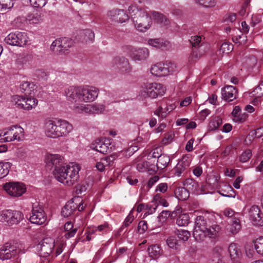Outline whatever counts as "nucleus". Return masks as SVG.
<instances>
[{
	"label": "nucleus",
	"mask_w": 263,
	"mask_h": 263,
	"mask_svg": "<svg viewBox=\"0 0 263 263\" xmlns=\"http://www.w3.org/2000/svg\"><path fill=\"white\" fill-rule=\"evenodd\" d=\"M147 251L150 256L153 258H157L160 256L162 251L160 247L157 245L149 246Z\"/></svg>",
	"instance_id": "43"
},
{
	"label": "nucleus",
	"mask_w": 263,
	"mask_h": 263,
	"mask_svg": "<svg viewBox=\"0 0 263 263\" xmlns=\"http://www.w3.org/2000/svg\"><path fill=\"white\" fill-rule=\"evenodd\" d=\"M128 12L138 31L145 32L150 28L152 24L151 12H148L145 9L139 8L136 4L129 6Z\"/></svg>",
	"instance_id": "2"
},
{
	"label": "nucleus",
	"mask_w": 263,
	"mask_h": 263,
	"mask_svg": "<svg viewBox=\"0 0 263 263\" xmlns=\"http://www.w3.org/2000/svg\"><path fill=\"white\" fill-rule=\"evenodd\" d=\"M57 123L58 137L66 136L73 129L72 125L66 120L58 119L57 120Z\"/></svg>",
	"instance_id": "27"
},
{
	"label": "nucleus",
	"mask_w": 263,
	"mask_h": 263,
	"mask_svg": "<svg viewBox=\"0 0 263 263\" xmlns=\"http://www.w3.org/2000/svg\"><path fill=\"white\" fill-rule=\"evenodd\" d=\"M233 50V45L229 43H223L220 47V50L223 52L229 53Z\"/></svg>",
	"instance_id": "60"
},
{
	"label": "nucleus",
	"mask_w": 263,
	"mask_h": 263,
	"mask_svg": "<svg viewBox=\"0 0 263 263\" xmlns=\"http://www.w3.org/2000/svg\"><path fill=\"white\" fill-rule=\"evenodd\" d=\"M221 228L218 224H213L208 228L206 219L203 216H198L195 221L193 236L198 241H203L207 236L210 238L216 237Z\"/></svg>",
	"instance_id": "3"
},
{
	"label": "nucleus",
	"mask_w": 263,
	"mask_h": 263,
	"mask_svg": "<svg viewBox=\"0 0 263 263\" xmlns=\"http://www.w3.org/2000/svg\"><path fill=\"white\" fill-rule=\"evenodd\" d=\"M73 224L70 221L67 222L64 225V229L67 232L65 234L66 238H69L74 236L77 232V228H73Z\"/></svg>",
	"instance_id": "38"
},
{
	"label": "nucleus",
	"mask_w": 263,
	"mask_h": 263,
	"mask_svg": "<svg viewBox=\"0 0 263 263\" xmlns=\"http://www.w3.org/2000/svg\"><path fill=\"white\" fill-rule=\"evenodd\" d=\"M47 2V0H30V3L35 8H42Z\"/></svg>",
	"instance_id": "57"
},
{
	"label": "nucleus",
	"mask_w": 263,
	"mask_h": 263,
	"mask_svg": "<svg viewBox=\"0 0 263 263\" xmlns=\"http://www.w3.org/2000/svg\"><path fill=\"white\" fill-rule=\"evenodd\" d=\"M83 34L85 35V37H86V40H88L90 41H92L95 37V33L94 32L90 30L86 29L83 31Z\"/></svg>",
	"instance_id": "63"
},
{
	"label": "nucleus",
	"mask_w": 263,
	"mask_h": 263,
	"mask_svg": "<svg viewBox=\"0 0 263 263\" xmlns=\"http://www.w3.org/2000/svg\"><path fill=\"white\" fill-rule=\"evenodd\" d=\"M46 166L53 170V174L55 177V172L58 169H61L66 166L64 165V158L59 154H48L45 159Z\"/></svg>",
	"instance_id": "14"
},
{
	"label": "nucleus",
	"mask_w": 263,
	"mask_h": 263,
	"mask_svg": "<svg viewBox=\"0 0 263 263\" xmlns=\"http://www.w3.org/2000/svg\"><path fill=\"white\" fill-rule=\"evenodd\" d=\"M253 95L256 96V98H261L263 97V81L254 89L252 92Z\"/></svg>",
	"instance_id": "54"
},
{
	"label": "nucleus",
	"mask_w": 263,
	"mask_h": 263,
	"mask_svg": "<svg viewBox=\"0 0 263 263\" xmlns=\"http://www.w3.org/2000/svg\"><path fill=\"white\" fill-rule=\"evenodd\" d=\"M80 167L78 164L71 163L64 168L58 169L55 172V178L64 184L70 186L74 184L79 178Z\"/></svg>",
	"instance_id": "4"
},
{
	"label": "nucleus",
	"mask_w": 263,
	"mask_h": 263,
	"mask_svg": "<svg viewBox=\"0 0 263 263\" xmlns=\"http://www.w3.org/2000/svg\"><path fill=\"white\" fill-rule=\"evenodd\" d=\"M165 88L160 83H147L144 85L141 90V97L156 98L164 95Z\"/></svg>",
	"instance_id": "7"
},
{
	"label": "nucleus",
	"mask_w": 263,
	"mask_h": 263,
	"mask_svg": "<svg viewBox=\"0 0 263 263\" xmlns=\"http://www.w3.org/2000/svg\"><path fill=\"white\" fill-rule=\"evenodd\" d=\"M249 216L250 220L255 226H263V213L257 205H252L249 210Z\"/></svg>",
	"instance_id": "22"
},
{
	"label": "nucleus",
	"mask_w": 263,
	"mask_h": 263,
	"mask_svg": "<svg viewBox=\"0 0 263 263\" xmlns=\"http://www.w3.org/2000/svg\"><path fill=\"white\" fill-rule=\"evenodd\" d=\"M0 5L3 9H10L14 5L13 0H0Z\"/></svg>",
	"instance_id": "55"
},
{
	"label": "nucleus",
	"mask_w": 263,
	"mask_h": 263,
	"mask_svg": "<svg viewBox=\"0 0 263 263\" xmlns=\"http://www.w3.org/2000/svg\"><path fill=\"white\" fill-rule=\"evenodd\" d=\"M91 147L102 154L109 153L112 151V147L109 140L103 141L101 139H97L92 143Z\"/></svg>",
	"instance_id": "23"
},
{
	"label": "nucleus",
	"mask_w": 263,
	"mask_h": 263,
	"mask_svg": "<svg viewBox=\"0 0 263 263\" xmlns=\"http://www.w3.org/2000/svg\"><path fill=\"white\" fill-rule=\"evenodd\" d=\"M134 211H135L134 209H133L130 211L128 215L125 218L124 222V224L125 227L128 226L134 220V219L135 218V216L133 215V213L134 212Z\"/></svg>",
	"instance_id": "59"
},
{
	"label": "nucleus",
	"mask_w": 263,
	"mask_h": 263,
	"mask_svg": "<svg viewBox=\"0 0 263 263\" xmlns=\"http://www.w3.org/2000/svg\"><path fill=\"white\" fill-rule=\"evenodd\" d=\"M24 253V250L20 247L19 244L7 242L0 248V259L3 260L9 259L20 253Z\"/></svg>",
	"instance_id": "9"
},
{
	"label": "nucleus",
	"mask_w": 263,
	"mask_h": 263,
	"mask_svg": "<svg viewBox=\"0 0 263 263\" xmlns=\"http://www.w3.org/2000/svg\"><path fill=\"white\" fill-rule=\"evenodd\" d=\"M218 193L222 196L227 197H234L235 193L233 187L226 183H223L218 186Z\"/></svg>",
	"instance_id": "29"
},
{
	"label": "nucleus",
	"mask_w": 263,
	"mask_h": 263,
	"mask_svg": "<svg viewBox=\"0 0 263 263\" xmlns=\"http://www.w3.org/2000/svg\"><path fill=\"white\" fill-rule=\"evenodd\" d=\"M57 247L50 238L44 239L36 246V250L39 252L41 257H47L52 252L54 247Z\"/></svg>",
	"instance_id": "18"
},
{
	"label": "nucleus",
	"mask_w": 263,
	"mask_h": 263,
	"mask_svg": "<svg viewBox=\"0 0 263 263\" xmlns=\"http://www.w3.org/2000/svg\"><path fill=\"white\" fill-rule=\"evenodd\" d=\"M222 249L221 247H215L211 253L212 263H224L221 255Z\"/></svg>",
	"instance_id": "34"
},
{
	"label": "nucleus",
	"mask_w": 263,
	"mask_h": 263,
	"mask_svg": "<svg viewBox=\"0 0 263 263\" xmlns=\"http://www.w3.org/2000/svg\"><path fill=\"white\" fill-rule=\"evenodd\" d=\"M183 184L189 192H195L199 189L198 183L192 178L186 179Z\"/></svg>",
	"instance_id": "36"
},
{
	"label": "nucleus",
	"mask_w": 263,
	"mask_h": 263,
	"mask_svg": "<svg viewBox=\"0 0 263 263\" xmlns=\"http://www.w3.org/2000/svg\"><path fill=\"white\" fill-rule=\"evenodd\" d=\"M148 167V162L142 161L138 163L137 165V170L141 172H144L147 171Z\"/></svg>",
	"instance_id": "62"
},
{
	"label": "nucleus",
	"mask_w": 263,
	"mask_h": 263,
	"mask_svg": "<svg viewBox=\"0 0 263 263\" xmlns=\"http://www.w3.org/2000/svg\"><path fill=\"white\" fill-rule=\"evenodd\" d=\"M223 214L229 219L228 223L230 224V232L233 235L238 233L241 227L239 219L240 214L231 209H226L223 211Z\"/></svg>",
	"instance_id": "12"
},
{
	"label": "nucleus",
	"mask_w": 263,
	"mask_h": 263,
	"mask_svg": "<svg viewBox=\"0 0 263 263\" xmlns=\"http://www.w3.org/2000/svg\"><path fill=\"white\" fill-rule=\"evenodd\" d=\"M176 197L180 200H185L190 196V192L185 187H178L175 191Z\"/></svg>",
	"instance_id": "35"
},
{
	"label": "nucleus",
	"mask_w": 263,
	"mask_h": 263,
	"mask_svg": "<svg viewBox=\"0 0 263 263\" xmlns=\"http://www.w3.org/2000/svg\"><path fill=\"white\" fill-rule=\"evenodd\" d=\"M255 248L259 254L263 256V237H260L256 239Z\"/></svg>",
	"instance_id": "52"
},
{
	"label": "nucleus",
	"mask_w": 263,
	"mask_h": 263,
	"mask_svg": "<svg viewBox=\"0 0 263 263\" xmlns=\"http://www.w3.org/2000/svg\"><path fill=\"white\" fill-rule=\"evenodd\" d=\"M4 41L9 45L24 47L29 40L26 33L15 31L9 33L6 36Z\"/></svg>",
	"instance_id": "10"
},
{
	"label": "nucleus",
	"mask_w": 263,
	"mask_h": 263,
	"mask_svg": "<svg viewBox=\"0 0 263 263\" xmlns=\"http://www.w3.org/2000/svg\"><path fill=\"white\" fill-rule=\"evenodd\" d=\"M99 91L97 88L93 86H71L65 90V95L68 101L77 104L93 102L98 97Z\"/></svg>",
	"instance_id": "1"
},
{
	"label": "nucleus",
	"mask_w": 263,
	"mask_h": 263,
	"mask_svg": "<svg viewBox=\"0 0 263 263\" xmlns=\"http://www.w3.org/2000/svg\"><path fill=\"white\" fill-rule=\"evenodd\" d=\"M219 178L220 177L219 175L215 174H212L208 175L206 179V181L209 185H212L216 187H218L219 185L218 181Z\"/></svg>",
	"instance_id": "44"
},
{
	"label": "nucleus",
	"mask_w": 263,
	"mask_h": 263,
	"mask_svg": "<svg viewBox=\"0 0 263 263\" xmlns=\"http://www.w3.org/2000/svg\"><path fill=\"white\" fill-rule=\"evenodd\" d=\"M123 52L134 61H142L146 60L149 55V51L146 48H137L125 45L122 46Z\"/></svg>",
	"instance_id": "5"
},
{
	"label": "nucleus",
	"mask_w": 263,
	"mask_h": 263,
	"mask_svg": "<svg viewBox=\"0 0 263 263\" xmlns=\"http://www.w3.org/2000/svg\"><path fill=\"white\" fill-rule=\"evenodd\" d=\"M115 160V157L110 156L101 159L100 161L97 162L96 167L97 169L102 172L105 170L106 167H109L113 164L114 161Z\"/></svg>",
	"instance_id": "31"
},
{
	"label": "nucleus",
	"mask_w": 263,
	"mask_h": 263,
	"mask_svg": "<svg viewBox=\"0 0 263 263\" xmlns=\"http://www.w3.org/2000/svg\"><path fill=\"white\" fill-rule=\"evenodd\" d=\"M147 229V223L145 221H141L139 222L138 231L140 234L143 233Z\"/></svg>",
	"instance_id": "61"
},
{
	"label": "nucleus",
	"mask_w": 263,
	"mask_h": 263,
	"mask_svg": "<svg viewBox=\"0 0 263 263\" xmlns=\"http://www.w3.org/2000/svg\"><path fill=\"white\" fill-rule=\"evenodd\" d=\"M157 158V166L161 170L166 167L170 161V157L166 155L161 154Z\"/></svg>",
	"instance_id": "40"
},
{
	"label": "nucleus",
	"mask_w": 263,
	"mask_h": 263,
	"mask_svg": "<svg viewBox=\"0 0 263 263\" xmlns=\"http://www.w3.org/2000/svg\"><path fill=\"white\" fill-rule=\"evenodd\" d=\"M252 157V152L250 149H247L243 152L239 157L241 162L245 163L249 160Z\"/></svg>",
	"instance_id": "53"
},
{
	"label": "nucleus",
	"mask_w": 263,
	"mask_h": 263,
	"mask_svg": "<svg viewBox=\"0 0 263 263\" xmlns=\"http://www.w3.org/2000/svg\"><path fill=\"white\" fill-rule=\"evenodd\" d=\"M108 16L115 22L123 23L129 18L128 14L123 9H114L108 12Z\"/></svg>",
	"instance_id": "24"
},
{
	"label": "nucleus",
	"mask_w": 263,
	"mask_h": 263,
	"mask_svg": "<svg viewBox=\"0 0 263 263\" xmlns=\"http://www.w3.org/2000/svg\"><path fill=\"white\" fill-rule=\"evenodd\" d=\"M190 163L191 160L190 158L186 156H183L172 171L174 175L180 177L186 175L190 170Z\"/></svg>",
	"instance_id": "20"
},
{
	"label": "nucleus",
	"mask_w": 263,
	"mask_h": 263,
	"mask_svg": "<svg viewBox=\"0 0 263 263\" xmlns=\"http://www.w3.org/2000/svg\"><path fill=\"white\" fill-rule=\"evenodd\" d=\"M27 20L30 24H39L44 20V15L41 13H36L28 16Z\"/></svg>",
	"instance_id": "42"
},
{
	"label": "nucleus",
	"mask_w": 263,
	"mask_h": 263,
	"mask_svg": "<svg viewBox=\"0 0 263 263\" xmlns=\"http://www.w3.org/2000/svg\"><path fill=\"white\" fill-rule=\"evenodd\" d=\"M168 186L166 183H161L159 184L156 189V192H160V193H164L167 191Z\"/></svg>",
	"instance_id": "64"
},
{
	"label": "nucleus",
	"mask_w": 263,
	"mask_h": 263,
	"mask_svg": "<svg viewBox=\"0 0 263 263\" xmlns=\"http://www.w3.org/2000/svg\"><path fill=\"white\" fill-rule=\"evenodd\" d=\"M36 87L33 83L28 81L23 82L20 85L21 91L25 92L26 95H34V91L36 90Z\"/></svg>",
	"instance_id": "32"
},
{
	"label": "nucleus",
	"mask_w": 263,
	"mask_h": 263,
	"mask_svg": "<svg viewBox=\"0 0 263 263\" xmlns=\"http://www.w3.org/2000/svg\"><path fill=\"white\" fill-rule=\"evenodd\" d=\"M2 220L9 226L18 224L24 218V214L19 211L6 210L1 213Z\"/></svg>",
	"instance_id": "11"
},
{
	"label": "nucleus",
	"mask_w": 263,
	"mask_h": 263,
	"mask_svg": "<svg viewBox=\"0 0 263 263\" xmlns=\"http://www.w3.org/2000/svg\"><path fill=\"white\" fill-rule=\"evenodd\" d=\"M73 111L78 114L83 112H91L92 114H100L104 110V106L101 104H95L93 105L78 103L74 104L72 108Z\"/></svg>",
	"instance_id": "15"
},
{
	"label": "nucleus",
	"mask_w": 263,
	"mask_h": 263,
	"mask_svg": "<svg viewBox=\"0 0 263 263\" xmlns=\"http://www.w3.org/2000/svg\"><path fill=\"white\" fill-rule=\"evenodd\" d=\"M57 120L47 119L45 121L44 131L45 135L49 138H58Z\"/></svg>",
	"instance_id": "25"
},
{
	"label": "nucleus",
	"mask_w": 263,
	"mask_h": 263,
	"mask_svg": "<svg viewBox=\"0 0 263 263\" xmlns=\"http://www.w3.org/2000/svg\"><path fill=\"white\" fill-rule=\"evenodd\" d=\"M228 251L232 260H237L242 256L240 247L237 243H231L229 246Z\"/></svg>",
	"instance_id": "30"
},
{
	"label": "nucleus",
	"mask_w": 263,
	"mask_h": 263,
	"mask_svg": "<svg viewBox=\"0 0 263 263\" xmlns=\"http://www.w3.org/2000/svg\"><path fill=\"white\" fill-rule=\"evenodd\" d=\"M177 70L176 65L167 61L164 63H157L152 65L150 69L151 73L157 77L167 76Z\"/></svg>",
	"instance_id": "6"
},
{
	"label": "nucleus",
	"mask_w": 263,
	"mask_h": 263,
	"mask_svg": "<svg viewBox=\"0 0 263 263\" xmlns=\"http://www.w3.org/2000/svg\"><path fill=\"white\" fill-rule=\"evenodd\" d=\"M189 41L192 47L195 48L192 53V58L198 59L201 57L204 53V51L202 49L203 47L202 36L198 35L191 36Z\"/></svg>",
	"instance_id": "21"
},
{
	"label": "nucleus",
	"mask_w": 263,
	"mask_h": 263,
	"mask_svg": "<svg viewBox=\"0 0 263 263\" xmlns=\"http://www.w3.org/2000/svg\"><path fill=\"white\" fill-rule=\"evenodd\" d=\"M12 164L9 162H0V179L6 176L10 171Z\"/></svg>",
	"instance_id": "41"
},
{
	"label": "nucleus",
	"mask_w": 263,
	"mask_h": 263,
	"mask_svg": "<svg viewBox=\"0 0 263 263\" xmlns=\"http://www.w3.org/2000/svg\"><path fill=\"white\" fill-rule=\"evenodd\" d=\"M180 240L187 241L191 236L190 232L186 230H176L174 232Z\"/></svg>",
	"instance_id": "50"
},
{
	"label": "nucleus",
	"mask_w": 263,
	"mask_h": 263,
	"mask_svg": "<svg viewBox=\"0 0 263 263\" xmlns=\"http://www.w3.org/2000/svg\"><path fill=\"white\" fill-rule=\"evenodd\" d=\"M168 111H166L165 107L163 108L162 106H159L155 111V115L158 116L162 119L165 118L167 114Z\"/></svg>",
	"instance_id": "56"
},
{
	"label": "nucleus",
	"mask_w": 263,
	"mask_h": 263,
	"mask_svg": "<svg viewBox=\"0 0 263 263\" xmlns=\"http://www.w3.org/2000/svg\"><path fill=\"white\" fill-rule=\"evenodd\" d=\"M5 137L4 141L11 142L20 141L24 137V129L18 125H14L5 129Z\"/></svg>",
	"instance_id": "17"
},
{
	"label": "nucleus",
	"mask_w": 263,
	"mask_h": 263,
	"mask_svg": "<svg viewBox=\"0 0 263 263\" xmlns=\"http://www.w3.org/2000/svg\"><path fill=\"white\" fill-rule=\"evenodd\" d=\"M195 2L205 8H212L216 5L217 0H195Z\"/></svg>",
	"instance_id": "48"
},
{
	"label": "nucleus",
	"mask_w": 263,
	"mask_h": 263,
	"mask_svg": "<svg viewBox=\"0 0 263 263\" xmlns=\"http://www.w3.org/2000/svg\"><path fill=\"white\" fill-rule=\"evenodd\" d=\"M151 13L157 23L163 26H166L170 24V20L163 14L157 11H151Z\"/></svg>",
	"instance_id": "33"
},
{
	"label": "nucleus",
	"mask_w": 263,
	"mask_h": 263,
	"mask_svg": "<svg viewBox=\"0 0 263 263\" xmlns=\"http://www.w3.org/2000/svg\"><path fill=\"white\" fill-rule=\"evenodd\" d=\"M166 243L168 246L173 249H177L179 246L175 236H170L166 240Z\"/></svg>",
	"instance_id": "51"
},
{
	"label": "nucleus",
	"mask_w": 263,
	"mask_h": 263,
	"mask_svg": "<svg viewBox=\"0 0 263 263\" xmlns=\"http://www.w3.org/2000/svg\"><path fill=\"white\" fill-rule=\"evenodd\" d=\"M80 198L76 197L68 201L62 208L61 215L64 217H68L71 215L78 208L77 201H79Z\"/></svg>",
	"instance_id": "26"
},
{
	"label": "nucleus",
	"mask_w": 263,
	"mask_h": 263,
	"mask_svg": "<svg viewBox=\"0 0 263 263\" xmlns=\"http://www.w3.org/2000/svg\"><path fill=\"white\" fill-rule=\"evenodd\" d=\"M98 231L103 233H106L110 231L112 229L109 224L107 222H105L103 224L100 225L97 227Z\"/></svg>",
	"instance_id": "58"
},
{
	"label": "nucleus",
	"mask_w": 263,
	"mask_h": 263,
	"mask_svg": "<svg viewBox=\"0 0 263 263\" xmlns=\"http://www.w3.org/2000/svg\"><path fill=\"white\" fill-rule=\"evenodd\" d=\"M47 217L42 206L38 202L32 204V208L29 221L30 222L37 225H42L46 223Z\"/></svg>",
	"instance_id": "8"
},
{
	"label": "nucleus",
	"mask_w": 263,
	"mask_h": 263,
	"mask_svg": "<svg viewBox=\"0 0 263 263\" xmlns=\"http://www.w3.org/2000/svg\"><path fill=\"white\" fill-rule=\"evenodd\" d=\"M27 104H24L25 110H31L33 108H34L37 104V100L34 98H32L31 96L27 97Z\"/></svg>",
	"instance_id": "49"
},
{
	"label": "nucleus",
	"mask_w": 263,
	"mask_h": 263,
	"mask_svg": "<svg viewBox=\"0 0 263 263\" xmlns=\"http://www.w3.org/2000/svg\"><path fill=\"white\" fill-rule=\"evenodd\" d=\"M153 201L158 205L160 204L164 207L168 205V203L160 193H157L153 197Z\"/></svg>",
	"instance_id": "47"
},
{
	"label": "nucleus",
	"mask_w": 263,
	"mask_h": 263,
	"mask_svg": "<svg viewBox=\"0 0 263 263\" xmlns=\"http://www.w3.org/2000/svg\"><path fill=\"white\" fill-rule=\"evenodd\" d=\"M73 41L68 37H63L55 40L51 45L50 49L55 52L65 53L72 47Z\"/></svg>",
	"instance_id": "16"
},
{
	"label": "nucleus",
	"mask_w": 263,
	"mask_h": 263,
	"mask_svg": "<svg viewBox=\"0 0 263 263\" xmlns=\"http://www.w3.org/2000/svg\"><path fill=\"white\" fill-rule=\"evenodd\" d=\"M3 189L10 196L19 197L25 192L26 188L24 184L19 182H8L3 185Z\"/></svg>",
	"instance_id": "19"
},
{
	"label": "nucleus",
	"mask_w": 263,
	"mask_h": 263,
	"mask_svg": "<svg viewBox=\"0 0 263 263\" xmlns=\"http://www.w3.org/2000/svg\"><path fill=\"white\" fill-rule=\"evenodd\" d=\"M176 224L179 227H185L190 222L189 215L186 213L179 214L176 218Z\"/></svg>",
	"instance_id": "39"
},
{
	"label": "nucleus",
	"mask_w": 263,
	"mask_h": 263,
	"mask_svg": "<svg viewBox=\"0 0 263 263\" xmlns=\"http://www.w3.org/2000/svg\"><path fill=\"white\" fill-rule=\"evenodd\" d=\"M222 123V120L220 118L216 117L212 119L208 125V130L214 131L218 128Z\"/></svg>",
	"instance_id": "46"
},
{
	"label": "nucleus",
	"mask_w": 263,
	"mask_h": 263,
	"mask_svg": "<svg viewBox=\"0 0 263 263\" xmlns=\"http://www.w3.org/2000/svg\"><path fill=\"white\" fill-rule=\"evenodd\" d=\"M27 98L20 96H15L13 98V102L15 103L16 107L24 109V104H27Z\"/></svg>",
	"instance_id": "45"
},
{
	"label": "nucleus",
	"mask_w": 263,
	"mask_h": 263,
	"mask_svg": "<svg viewBox=\"0 0 263 263\" xmlns=\"http://www.w3.org/2000/svg\"><path fill=\"white\" fill-rule=\"evenodd\" d=\"M222 98L228 101H232L236 98L237 90L232 86H226L221 90Z\"/></svg>",
	"instance_id": "28"
},
{
	"label": "nucleus",
	"mask_w": 263,
	"mask_h": 263,
	"mask_svg": "<svg viewBox=\"0 0 263 263\" xmlns=\"http://www.w3.org/2000/svg\"><path fill=\"white\" fill-rule=\"evenodd\" d=\"M112 67L121 74L129 73L132 70L128 60L123 57H115L112 61Z\"/></svg>",
	"instance_id": "13"
},
{
	"label": "nucleus",
	"mask_w": 263,
	"mask_h": 263,
	"mask_svg": "<svg viewBox=\"0 0 263 263\" xmlns=\"http://www.w3.org/2000/svg\"><path fill=\"white\" fill-rule=\"evenodd\" d=\"M148 44L153 47L163 50L166 47L168 42L162 39H155L148 40Z\"/></svg>",
	"instance_id": "37"
}]
</instances>
